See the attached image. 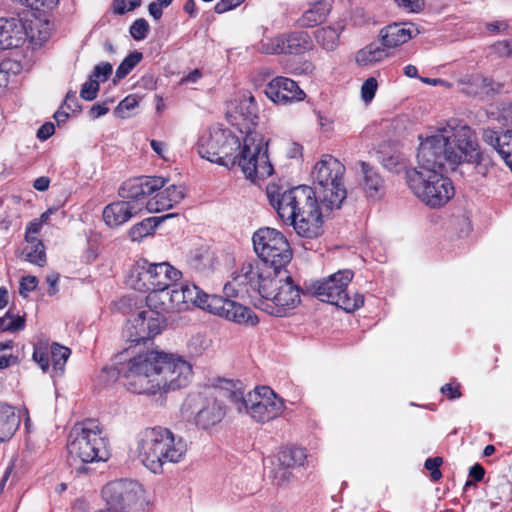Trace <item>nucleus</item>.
I'll use <instances>...</instances> for the list:
<instances>
[{"instance_id": "f257e3e1", "label": "nucleus", "mask_w": 512, "mask_h": 512, "mask_svg": "<svg viewBox=\"0 0 512 512\" xmlns=\"http://www.w3.org/2000/svg\"><path fill=\"white\" fill-rule=\"evenodd\" d=\"M416 165L407 171V183L414 195L431 208L447 204L455 190L443 172L444 162L456 166L478 162L481 151L475 132L451 120L428 127L418 136Z\"/></svg>"}, {"instance_id": "f03ea898", "label": "nucleus", "mask_w": 512, "mask_h": 512, "mask_svg": "<svg viewBox=\"0 0 512 512\" xmlns=\"http://www.w3.org/2000/svg\"><path fill=\"white\" fill-rule=\"evenodd\" d=\"M244 132L231 126H213L200 136L197 152L219 166H237L246 179L256 183L274 171L268 155L269 140L261 132Z\"/></svg>"}, {"instance_id": "7ed1b4c3", "label": "nucleus", "mask_w": 512, "mask_h": 512, "mask_svg": "<svg viewBox=\"0 0 512 512\" xmlns=\"http://www.w3.org/2000/svg\"><path fill=\"white\" fill-rule=\"evenodd\" d=\"M266 195L279 217L299 236L316 238L323 232L324 218L341 207L347 192L343 181L314 188L298 186L282 193L277 185L269 184Z\"/></svg>"}, {"instance_id": "20e7f679", "label": "nucleus", "mask_w": 512, "mask_h": 512, "mask_svg": "<svg viewBox=\"0 0 512 512\" xmlns=\"http://www.w3.org/2000/svg\"><path fill=\"white\" fill-rule=\"evenodd\" d=\"M192 365L177 354L147 350L124 364L122 378L128 391L138 395H162L186 387Z\"/></svg>"}, {"instance_id": "39448f33", "label": "nucleus", "mask_w": 512, "mask_h": 512, "mask_svg": "<svg viewBox=\"0 0 512 512\" xmlns=\"http://www.w3.org/2000/svg\"><path fill=\"white\" fill-rule=\"evenodd\" d=\"M232 280L238 287L256 290L258 308L269 315L285 317L301 303L302 290L285 268L246 262L233 273Z\"/></svg>"}, {"instance_id": "423d86ee", "label": "nucleus", "mask_w": 512, "mask_h": 512, "mask_svg": "<svg viewBox=\"0 0 512 512\" xmlns=\"http://www.w3.org/2000/svg\"><path fill=\"white\" fill-rule=\"evenodd\" d=\"M136 452L147 469L160 473L165 464H178L186 460L189 443L168 428L148 427L137 436Z\"/></svg>"}, {"instance_id": "0eeeda50", "label": "nucleus", "mask_w": 512, "mask_h": 512, "mask_svg": "<svg viewBox=\"0 0 512 512\" xmlns=\"http://www.w3.org/2000/svg\"><path fill=\"white\" fill-rule=\"evenodd\" d=\"M162 177H144L125 182L120 189V195L126 199L108 204L103 209V220L110 228H118L133 216L144 210V199L163 187Z\"/></svg>"}, {"instance_id": "6e6552de", "label": "nucleus", "mask_w": 512, "mask_h": 512, "mask_svg": "<svg viewBox=\"0 0 512 512\" xmlns=\"http://www.w3.org/2000/svg\"><path fill=\"white\" fill-rule=\"evenodd\" d=\"M66 450L68 461L76 465L104 462L109 458L107 441L94 420L77 423L71 428Z\"/></svg>"}, {"instance_id": "1a4fd4ad", "label": "nucleus", "mask_w": 512, "mask_h": 512, "mask_svg": "<svg viewBox=\"0 0 512 512\" xmlns=\"http://www.w3.org/2000/svg\"><path fill=\"white\" fill-rule=\"evenodd\" d=\"M353 272L349 269L340 270L311 284L313 294L323 302L336 305L346 312L359 309L364 298L358 293L350 296L347 287L353 279Z\"/></svg>"}, {"instance_id": "9d476101", "label": "nucleus", "mask_w": 512, "mask_h": 512, "mask_svg": "<svg viewBox=\"0 0 512 512\" xmlns=\"http://www.w3.org/2000/svg\"><path fill=\"white\" fill-rule=\"evenodd\" d=\"M253 249L263 261L259 267H281L290 262L292 251L285 236L278 230L270 227H262L256 230L252 236Z\"/></svg>"}, {"instance_id": "9b49d317", "label": "nucleus", "mask_w": 512, "mask_h": 512, "mask_svg": "<svg viewBox=\"0 0 512 512\" xmlns=\"http://www.w3.org/2000/svg\"><path fill=\"white\" fill-rule=\"evenodd\" d=\"M284 407V401L270 387L261 386L250 391L240 401L238 410L264 423L279 417Z\"/></svg>"}, {"instance_id": "f8f14e48", "label": "nucleus", "mask_w": 512, "mask_h": 512, "mask_svg": "<svg viewBox=\"0 0 512 512\" xmlns=\"http://www.w3.org/2000/svg\"><path fill=\"white\" fill-rule=\"evenodd\" d=\"M166 326V318L158 314L148 304L137 308L125 327L126 336L131 341H141L154 338L160 334Z\"/></svg>"}, {"instance_id": "ddd939ff", "label": "nucleus", "mask_w": 512, "mask_h": 512, "mask_svg": "<svg viewBox=\"0 0 512 512\" xmlns=\"http://www.w3.org/2000/svg\"><path fill=\"white\" fill-rule=\"evenodd\" d=\"M226 117L229 126L244 131L259 132L256 129L258 123V107L255 98L250 93H243L231 100L227 105Z\"/></svg>"}, {"instance_id": "4468645a", "label": "nucleus", "mask_w": 512, "mask_h": 512, "mask_svg": "<svg viewBox=\"0 0 512 512\" xmlns=\"http://www.w3.org/2000/svg\"><path fill=\"white\" fill-rule=\"evenodd\" d=\"M187 290L188 285L180 288H161L146 296V304L163 316L184 311L188 308Z\"/></svg>"}, {"instance_id": "2eb2a0df", "label": "nucleus", "mask_w": 512, "mask_h": 512, "mask_svg": "<svg viewBox=\"0 0 512 512\" xmlns=\"http://www.w3.org/2000/svg\"><path fill=\"white\" fill-rule=\"evenodd\" d=\"M311 46L312 41L306 32H295L263 41L261 51L265 54H301Z\"/></svg>"}, {"instance_id": "dca6fc26", "label": "nucleus", "mask_w": 512, "mask_h": 512, "mask_svg": "<svg viewBox=\"0 0 512 512\" xmlns=\"http://www.w3.org/2000/svg\"><path fill=\"white\" fill-rule=\"evenodd\" d=\"M265 95L275 104H288L303 101L305 92L298 84L286 77H275L265 87Z\"/></svg>"}, {"instance_id": "f3484780", "label": "nucleus", "mask_w": 512, "mask_h": 512, "mask_svg": "<svg viewBox=\"0 0 512 512\" xmlns=\"http://www.w3.org/2000/svg\"><path fill=\"white\" fill-rule=\"evenodd\" d=\"M70 349L58 343H53L49 348L38 344L34 348L33 360L40 366L43 372H47L52 362L53 371L61 375L70 356Z\"/></svg>"}, {"instance_id": "a211bd4d", "label": "nucleus", "mask_w": 512, "mask_h": 512, "mask_svg": "<svg viewBox=\"0 0 512 512\" xmlns=\"http://www.w3.org/2000/svg\"><path fill=\"white\" fill-rule=\"evenodd\" d=\"M344 173L345 167L338 159L331 155H323L314 165L311 176L315 187L343 182Z\"/></svg>"}, {"instance_id": "6ab92c4d", "label": "nucleus", "mask_w": 512, "mask_h": 512, "mask_svg": "<svg viewBox=\"0 0 512 512\" xmlns=\"http://www.w3.org/2000/svg\"><path fill=\"white\" fill-rule=\"evenodd\" d=\"M165 180V184L167 180ZM156 190L154 196L144 199V209L149 213H159L169 210L179 204L185 197V188L178 185H169Z\"/></svg>"}, {"instance_id": "aec40b11", "label": "nucleus", "mask_w": 512, "mask_h": 512, "mask_svg": "<svg viewBox=\"0 0 512 512\" xmlns=\"http://www.w3.org/2000/svg\"><path fill=\"white\" fill-rule=\"evenodd\" d=\"M420 33L418 27L411 22L392 23L380 30V39L387 49L398 48Z\"/></svg>"}, {"instance_id": "412c9836", "label": "nucleus", "mask_w": 512, "mask_h": 512, "mask_svg": "<svg viewBox=\"0 0 512 512\" xmlns=\"http://www.w3.org/2000/svg\"><path fill=\"white\" fill-rule=\"evenodd\" d=\"M26 34V24L20 20L0 18V50L19 47Z\"/></svg>"}, {"instance_id": "4be33fe9", "label": "nucleus", "mask_w": 512, "mask_h": 512, "mask_svg": "<svg viewBox=\"0 0 512 512\" xmlns=\"http://www.w3.org/2000/svg\"><path fill=\"white\" fill-rule=\"evenodd\" d=\"M187 298L188 305L192 304L194 307L219 317L227 300L218 295L207 294L195 285H188Z\"/></svg>"}, {"instance_id": "5701e85b", "label": "nucleus", "mask_w": 512, "mask_h": 512, "mask_svg": "<svg viewBox=\"0 0 512 512\" xmlns=\"http://www.w3.org/2000/svg\"><path fill=\"white\" fill-rule=\"evenodd\" d=\"M307 455L303 448H286L279 452L277 464L274 468L275 478L285 481L289 478L287 469L296 466H302L306 461Z\"/></svg>"}, {"instance_id": "b1692460", "label": "nucleus", "mask_w": 512, "mask_h": 512, "mask_svg": "<svg viewBox=\"0 0 512 512\" xmlns=\"http://www.w3.org/2000/svg\"><path fill=\"white\" fill-rule=\"evenodd\" d=\"M151 284L152 291L161 288H170L174 283L179 281L182 273L168 262L151 263Z\"/></svg>"}, {"instance_id": "393cba45", "label": "nucleus", "mask_w": 512, "mask_h": 512, "mask_svg": "<svg viewBox=\"0 0 512 512\" xmlns=\"http://www.w3.org/2000/svg\"><path fill=\"white\" fill-rule=\"evenodd\" d=\"M220 317L243 326H255L259 321L252 309L229 299L226 300Z\"/></svg>"}, {"instance_id": "a878e982", "label": "nucleus", "mask_w": 512, "mask_h": 512, "mask_svg": "<svg viewBox=\"0 0 512 512\" xmlns=\"http://www.w3.org/2000/svg\"><path fill=\"white\" fill-rule=\"evenodd\" d=\"M150 277V262L146 259H139L134 263L128 273L127 284L136 291L149 294L152 291Z\"/></svg>"}, {"instance_id": "bb28decb", "label": "nucleus", "mask_w": 512, "mask_h": 512, "mask_svg": "<svg viewBox=\"0 0 512 512\" xmlns=\"http://www.w3.org/2000/svg\"><path fill=\"white\" fill-rule=\"evenodd\" d=\"M360 186L368 198H379L384 189V181L379 173L365 162L360 164Z\"/></svg>"}, {"instance_id": "cd10ccee", "label": "nucleus", "mask_w": 512, "mask_h": 512, "mask_svg": "<svg viewBox=\"0 0 512 512\" xmlns=\"http://www.w3.org/2000/svg\"><path fill=\"white\" fill-rule=\"evenodd\" d=\"M20 416L11 405L0 403V443L9 441L19 428Z\"/></svg>"}, {"instance_id": "c85d7f7f", "label": "nucleus", "mask_w": 512, "mask_h": 512, "mask_svg": "<svg viewBox=\"0 0 512 512\" xmlns=\"http://www.w3.org/2000/svg\"><path fill=\"white\" fill-rule=\"evenodd\" d=\"M189 267L200 275L210 274L217 265V257L210 248H200L189 256Z\"/></svg>"}, {"instance_id": "c756f323", "label": "nucleus", "mask_w": 512, "mask_h": 512, "mask_svg": "<svg viewBox=\"0 0 512 512\" xmlns=\"http://www.w3.org/2000/svg\"><path fill=\"white\" fill-rule=\"evenodd\" d=\"M388 56L385 47L370 43L355 53L354 61L360 67H372L383 62Z\"/></svg>"}, {"instance_id": "7c9ffc66", "label": "nucleus", "mask_w": 512, "mask_h": 512, "mask_svg": "<svg viewBox=\"0 0 512 512\" xmlns=\"http://www.w3.org/2000/svg\"><path fill=\"white\" fill-rule=\"evenodd\" d=\"M223 416L224 411L221 405L217 401L211 400L206 407L198 412L196 421L199 426L209 428L220 422Z\"/></svg>"}, {"instance_id": "2f4dec72", "label": "nucleus", "mask_w": 512, "mask_h": 512, "mask_svg": "<svg viewBox=\"0 0 512 512\" xmlns=\"http://www.w3.org/2000/svg\"><path fill=\"white\" fill-rule=\"evenodd\" d=\"M26 38H29L35 45H41L51 35V26L48 21L35 18L26 25Z\"/></svg>"}, {"instance_id": "473e14b6", "label": "nucleus", "mask_w": 512, "mask_h": 512, "mask_svg": "<svg viewBox=\"0 0 512 512\" xmlns=\"http://www.w3.org/2000/svg\"><path fill=\"white\" fill-rule=\"evenodd\" d=\"M330 11V7L326 2H315L307 9L300 18L301 25L313 27L323 22Z\"/></svg>"}, {"instance_id": "72a5a7b5", "label": "nucleus", "mask_w": 512, "mask_h": 512, "mask_svg": "<svg viewBox=\"0 0 512 512\" xmlns=\"http://www.w3.org/2000/svg\"><path fill=\"white\" fill-rule=\"evenodd\" d=\"M341 30L342 27L340 25L337 27H323L317 30L316 40L323 47V49L327 51H334L338 46Z\"/></svg>"}, {"instance_id": "f704fd0d", "label": "nucleus", "mask_w": 512, "mask_h": 512, "mask_svg": "<svg viewBox=\"0 0 512 512\" xmlns=\"http://www.w3.org/2000/svg\"><path fill=\"white\" fill-rule=\"evenodd\" d=\"M157 226L156 218L150 217L135 224L129 230V237L134 242H140L144 238L154 234Z\"/></svg>"}, {"instance_id": "c9c22d12", "label": "nucleus", "mask_w": 512, "mask_h": 512, "mask_svg": "<svg viewBox=\"0 0 512 512\" xmlns=\"http://www.w3.org/2000/svg\"><path fill=\"white\" fill-rule=\"evenodd\" d=\"M20 71L21 65L18 61L11 59L3 60L0 63V90L5 89Z\"/></svg>"}, {"instance_id": "e433bc0d", "label": "nucleus", "mask_w": 512, "mask_h": 512, "mask_svg": "<svg viewBox=\"0 0 512 512\" xmlns=\"http://www.w3.org/2000/svg\"><path fill=\"white\" fill-rule=\"evenodd\" d=\"M211 339L203 334H195L187 342V351L192 357L203 355L211 347Z\"/></svg>"}, {"instance_id": "4c0bfd02", "label": "nucleus", "mask_w": 512, "mask_h": 512, "mask_svg": "<svg viewBox=\"0 0 512 512\" xmlns=\"http://www.w3.org/2000/svg\"><path fill=\"white\" fill-rule=\"evenodd\" d=\"M51 213V210H47L39 218H36L28 223L25 233V240L27 243H34L35 241H39L36 235L41 231L43 224L48 221Z\"/></svg>"}, {"instance_id": "58836bf2", "label": "nucleus", "mask_w": 512, "mask_h": 512, "mask_svg": "<svg viewBox=\"0 0 512 512\" xmlns=\"http://www.w3.org/2000/svg\"><path fill=\"white\" fill-rule=\"evenodd\" d=\"M30 249L25 252V260L38 266H44L46 263V254L44 245L41 241H35L34 243H28Z\"/></svg>"}, {"instance_id": "ea45409f", "label": "nucleus", "mask_w": 512, "mask_h": 512, "mask_svg": "<svg viewBox=\"0 0 512 512\" xmlns=\"http://www.w3.org/2000/svg\"><path fill=\"white\" fill-rule=\"evenodd\" d=\"M142 60V53L135 51L129 54L118 66L115 78L122 79L126 77L131 70Z\"/></svg>"}, {"instance_id": "a19ab883", "label": "nucleus", "mask_w": 512, "mask_h": 512, "mask_svg": "<svg viewBox=\"0 0 512 512\" xmlns=\"http://www.w3.org/2000/svg\"><path fill=\"white\" fill-rule=\"evenodd\" d=\"M498 153L508 165L512 160V130L507 129L500 134V147Z\"/></svg>"}, {"instance_id": "79ce46f5", "label": "nucleus", "mask_w": 512, "mask_h": 512, "mask_svg": "<svg viewBox=\"0 0 512 512\" xmlns=\"http://www.w3.org/2000/svg\"><path fill=\"white\" fill-rule=\"evenodd\" d=\"M24 327V318L8 312L0 318V331H18Z\"/></svg>"}, {"instance_id": "37998d69", "label": "nucleus", "mask_w": 512, "mask_h": 512, "mask_svg": "<svg viewBox=\"0 0 512 512\" xmlns=\"http://www.w3.org/2000/svg\"><path fill=\"white\" fill-rule=\"evenodd\" d=\"M378 90V81L375 77L367 78L361 85L360 96L365 104L371 103Z\"/></svg>"}, {"instance_id": "c03bdc74", "label": "nucleus", "mask_w": 512, "mask_h": 512, "mask_svg": "<svg viewBox=\"0 0 512 512\" xmlns=\"http://www.w3.org/2000/svg\"><path fill=\"white\" fill-rule=\"evenodd\" d=\"M99 86L100 83H98V80L90 76L89 79L81 87V98L87 101L94 100L97 97Z\"/></svg>"}, {"instance_id": "a18cd8bd", "label": "nucleus", "mask_w": 512, "mask_h": 512, "mask_svg": "<svg viewBox=\"0 0 512 512\" xmlns=\"http://www.w3.org/2000/svg\"><path fill=\"white\" fill-rule=\"evenodd\" d=\"M138 104V99L133 95H129L118 104L115 109V114L120 118H127L129 116V111L136 108Z\"/></svg>"}, {"instance_id": "49530a36", "label": "nucleus", "mask_w": 512, "mask_h": 512, "mask_svg": "<svg viewBox=\"0 0 512 512\" xmlns=\"http://www.w3.org/2000/svg\"><path fill=\"white\" fill-rule=\"evenodd\" d=\"M149 31V24L145 19H137L133 22L130 27V34L136 41L143 40L146 38Z\"/></svg>"}, {"instance_id": "de8ad7c7", "label": "nucleus", "mask_w": 512, "mask_h": 512, "mask_svg": "<svg viewBox=\"0 0 512 512\" xmlns=\"http://www.w3.org/2000/svg\"><path fill=\"white\" fill-rule=\"evenodd\" d=\"M141 5V0H114L113 11L116 14L122 15L126 12L132 11Z\"/></svg>"}, {"instance_id": "09e8293b", "label": "nucleus", "mask_w": 512, "mask_h": 512, "mask_svg": "<svg viewBox=\"0 0 512 512\" xmlns=\"http://www.w3.org/2000/svg\"><path fill=\"white\" fill-rule=\"evenodd\" d=\"M38 279L35 276L27 275L23 276L20 280L19 293L21 296L26 298L28 294L34 291L38 286Z\"/></svg>"}, {"instance_id": "8fccbe9b", "label": "nucleus", "mask_w": 512, "mask_h": 512, "mask_svg": "<svg viewBox=\"0 0 512 512\" xmlns=\"http://www.w3.org/2000/svg\"><path fill=\"white\" fill-rule=\"evenodd\" d=\"M112 73V65L108 62H103L95 66L92 78L98 80V83L105 82Z\"/></svg>"}, {"instance_id": "3c124183", "label": "nucleus", "mask_w": 512, "mask_h": 512, "mask_svg": "<svg viewBox=\"0 0 512 512\" xmlns=\"http://www.w3.org/2000/svg\"><path fill=\"white\" fill-rule=\"evenodd\" d=\"M491 50L499 57H509L512 55V39L500 40L491 46Z\"/></svg>"}, {"instance_id": "603ef678", "label": "nucleus", "mask_w": 512, "mask_h": 512, "mask_svg": "<svg viewBox=\"0 0 512 512\" xmlns=\"http://www.w3.org/2000/svg\"><path fill=\"white\" fill-rule=\"evenodd\" d=\"M401 9L407 12L417 13L424 8V0H393Z\"/></svg>"}, {"instance_id": "864d4df0", "label": "nucleus", "mask_w": 512, "mask_h": 512, "mask_svg": "<svg viewBox=\"0 0 512 512\" xmlns=\"http://www.w3.org/2000/svg\"><path fill=\"white\" fill-rule=\"evenodd\" d=\"M245 1L246 0H219L214 6V11L217 14H223L237 8Z\"/></svg>"}, {"instance_id": "5fc2aeb1", "label": "nucleus", "mask_w": 512, "mask_h": 512, "mask_svg": "<svg viewBox=\"0 0 512 512\" xmlns=\"http://www.w3.org/2000/svg\"><path fill=\"white\" fill-rule=\"evenodd\" d=\"M152 150L162 159L167 160L169 154V147L167 143L152 139L150 141Z\"/></svg>"}, {"instance_id": "6e6d98bb", "label": "nucleus", "mask_w": 512, "mask_h": 512, "mask_svg": "<svg viewBox=\"0 0 512 512\" xmlns=\"http://www.w3.org/2000/svg\"><path fill=\"white\" fill-rule=\"evenodd\" d=\"M58 0H25V4L34 10L51 9Z\"/></svg>"}, {"instance_id": "4d7b16f0", "label": "nucleus", "mask_w": 512, "mask_h": 512, "mask_svg": "<svg viewBox=\"0 0 512 512\" xmlns=\"http://www.w3.org/2000/svg\"><path fill=\"white\" fill-rule=\"evenodd\" d=\"M317 121H318L320 130L323 133L329 134L333 131L334 121L332 118H330L324 114L317 113Z\"/></svg>"}, {"instance_id": "13d9d810", "label": "nucleus", "mask_w": 512, "mask_h": 512, "mask_svg": "<svg viewBox=\"0 0 512 512\" xmlns=\"http://www.w3.org/2000/svg\"><path fill=\"white\" fill-rule=\"evenodd\" d=\"M483 140L487 144L491 145L498 152L500 147V135H498L495 131L487 129L483 132Z\"/></svg>"}, {"instance_id": "bf43d9fd", "label": "nucleus", "mask_w": 512, "mask_h": 512, "mask_svg": "<svg viewBox=\"0 0 512 512\" xmlns=\"http://www.w3.org/2000/svg\"><path fill=\"white\" fill-rule=\"evenodd\" d=\"M499 118L505 124L512 125V103L502 105L499 113Z\"/></svg>"}, {"instance_id": "052dcab7", "label": "nucleus", "mask_w": 512, "mask_h": 512, "mask_svg": "<svg viewBox=\"0 0 512 512\" xmlns=\"http://www.w3.org/2000/svg\"><path fill=\"white\" fill-rule=\"evenodd\" d=\"M486 28L491 33H502L508 29V25L503 21H494L487 23Z\"/></svg>"}, {"instance_id": "680f3d73", "label": "nucleus", "mask_w": 512, "mask_h": 512, "mask_svg": "<svg viewBox=\"0 0 512 512\" xmlns=\"http://www.w3.org/2000/svg\"><path fill=\"white\" fill-rule=\"evenodd\" d=\"M54 130L55 128L52 123H46L39 128L37 136L39 139L46 140L54 133Z\"/></svg>"}, {"instance_id": "e2e57ef3", "label": "nucleus", "mask_w": 512, "mask_h": 512, "mask_svg": "<svg viewBox=\"0 0 512 512\" xmlns=\"http://www.w3.org/2000/svg\"><path fill=\"white\" fill-rule=\"evenodd\" d=\"M109 111L108 107H106L105 105L103 104H94L90 111H89V114L92 118L96 119V118H99L103 115H105L107 112Z\"/></svg>"}, {"instance_id": "0e129e2a", "label": "nucleus", "mask_w": 512, "mask_h": 512, "mask_svg": "<svg viewBox=\"0 0 512 512\" xmlns=\"http://www.w3.org/2000/svg\"><path fill=\"white\" fill-rule=\"evenodd\" d=\"M162 7H164L163 5H161V3H159L158 1L157 2H152L149 4L148 6V11H149V14L155 19V20H159L162 16Z\"/></svg>"}, {"instance_id": "69168bd1", "label": "nucleus", "mask_w": 512, "mask_h": 512, "mask_svg": "<svg viewBox=\"0 0 512 512\" xmlns=\"http://www.w3.org/2000/svg\"><path fill=\"white\" fill-rule=\"evenodd\" d=\"M441 391L443 394H446L451 399H456L461 396V393L459 391L458 387H454L450 384H446L441 388Z\"/></svg>"}, {"instance_id": "338daca9", "label": "nucleus", "mask_w": 512, "mask_h": 512, "mask_svg": "<svg viewBox=\"0 0 512 512\" xmlns=\"http://www.w3.org/2000/svg\"><path fill=\"white\" fill-rule=\"evenodd\" d=\"M484 473V468L479 464L473 465L469 471L470 476L473 477L476 481L482 480Z\"/></svg>"}, {"instance_id": "774afa93", "label": "nucleus", "mask_w": 512, "mask_h": 512, "mask_svg": "<svg viewBox=\"0 0 512 512\" xmlns=\"http://www.w3.org/2000/svg\"><path fill=\"white\" fill-rule=\"evenodd\" d=\"M50 180L47 177H39L34 181L33 187L38 191H46L49 187Z\"/></svg>"}]
</instances>
